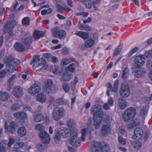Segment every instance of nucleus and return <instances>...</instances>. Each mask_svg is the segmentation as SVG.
<instances>
[{
	"instance_id": "obj_1",
	"label": "nucleus",
	"mask_w": 152,
	"mask_h": 152,
	"mask_svg": "<svg viewBox=\"0 0 152 152\" xmlns=\"http://www.w3.org/2000/svg\"><path fill=\"white\" fill-rule=\"evenodd\" d=\"M48 67H47V68ZM50 67V71L55 74L64 73L60 78V80L61 82H66L70 80L73 78V75L68 72H74L75 71V69L74 67Z\"/></svg>"
},
{
	"instance_id": "obj_2",
	"label": "nucleus",
	"mask_w": 152,
	"mask_h": 152,
	"mask_svg": "<svg viewBox=\"0 0 152 152\" xmlns=\"http://www.w3.org/2000/svg\"><path fill=\"white\" fill-rule=\"evenodd\" d=\"M136 114L135 109L130 107L124 112L123 115V119L125 122H129L133 119Z\"/></svg>"
},
{
	"instance_id": "obj_3",
	"label": "nucleus",
	"mask_w": 152,
	"mask_h": 152,
	"mask_svg": "<svg viewBox=\"0 0 152 152\" xmlns=\"http://www.w3.org/2000/svg\"><path fill=\"white\" fill-rule=\"evenodd\" d=\"M107 146V145L102 146L100 142L93 141L91 142V149L92 152H104L105 151L108 152L110 150L109 148L105 149Z\"/></svg>"
},
{
	"instance_id": "obj_4",
	"label": "nucleus",
	"mask_w": 152,
	"mask_h": 152,
	"mask_svg": "<svg viewBox=\"0 0 152 152\" xmlns=\"http://www.w3.org/2000/svg\"><path fill=\"white\" fill-rule=\"evenodd\" d=\"M40 56L39 55H34L32 61L30 63V65L33 64V66H48L46 60L43 58H40Z\"/></svg>"
},
{
	"instance_id": "obj_5",
	"label": "nucleus",
	"mask_w": 152,
	"mask_h": 152,
	"mask_svg": "<svg viewBox=\"0 0 152 152\" xmlns=\"http://www.w3.org/2000/svg\"><path fill=\"white\" fill-rule=\"evenodd\" d=\"M43 89L46 93L49 94H54L57 90L56 87L53 85V81L50 79H48L45 82Z\"/></svg>"
},
{
	"instance_id": "obj_6",
	"label": "nucleus",
	"mask_w": 152,
	"mask_h": 152,
	"mask_svg": "<svg viewBox=\"0 0 152 152\" xmlns=\"http://www.w3.org/2000/svg\"><path fill=\"white\" fill-rule=\"evenodd\" d=\"M65 112L64 109L62 107H55L52 113L53 117L54 120L59 121Z\"/></svg>"
},
{
	"instance_id": "obj_7",
	"label": "nucleus",
	"mask_w": 152,
	"mask_h": 152,
	"mask_svg": "<svg viewBox=\"0 0 152 152\" xmlns=\"http://www.w3.org/2000/svg\"><path fill=\"white\" fill-rule=\"evenodd\" d=\"M53 37L61 39H64L66 36V33L65 31L60 30L57 27L52 30Z\"/></svg>"
},
{
	"instance_id": "obj_8",
	"label": "nucleus",
	"mask_w": 152,
	"mask_h": 152,
	"mask_svg": "<svg viewBox=\"0 0 152 152\" xmlns=\"http://www.w3.org/2000/svg\"><path fill=\"white\" fill-rule=\"evenodd\" d=\"M21 37L22 42L25 44L27 49L29 48L32 42V39L30 34L24 32L22 33Z\"/></svg>"
},
{
	"instance_id": "obj_9",
	"label": "nucleus",
	"mask_w": 152,
	"mask_h": 152,
	"mask_svg": "<svg viewBox=\"0 0 152 152\" xmlns=\"http://www.w3.org/2000/svg\"><path fill=\"white\" fill-rule=\"evenodd\" d=\"M120 96L123 98H126L130 95V89L129 86L127 84H123L121 86L119 91Z\"/></svg>"
},
{
	"instance_id": "obj_10",
	"label": "nucleus",
	"mask_w": 152,
	"mask_h": 152,
	"mask_svg": "<svg viewBox=\"0 0 152 152\" xmlns=\"http://www.w3.org/2000/svg\"><path fill=\"white\" fill-rule=\"evenodd\" d=\"M4 63L7 66H16L20 64V61L17 59H11L9 57H6L4 58Z\"/></svg>"
},
{
	"instance_id": "obj_11",
	"label": "nucleus",
	"mask_w": 152,
	"mask_h": 152,
	"mask_svg": "<svg viewBox=\"0 0 152 152\" xmlns=\"http://www.w3.org/2000/svg\"><path fill=\"white\" fill-rule=\"evenodd\" d=\"M15 25L16 23L13 20L8 23H7L4 28V34L9 33L10 36L12 37L14 35V34L11 30Z\"/></svg>"
},
{
	"instance_id": "obj_12",
	"label": "nucleus",
	"mask_w": 152,
	"mask_h": 152,
	"mask_svg": "<svg viewBox=\"0 0 152 152\" xmlns=\"http://www.w3.org/2000/svg\"><path fill=\"white\" fill-rule=\"evenodd\" d=\"M91 113L93 115V117L98 116L99 118H102L103 115V112L99 105H95L92 108Z\"/></svg>"
},
{
	"instance_id": "obj_13",
	"label": "nucleus",
	"mask_w": 152,
	"mask_h": 152,
	"mask_svg": "<svg viewBox=\"0 0 152 152\" xmlns=\"http://www.w3.org/2000/svg\"><path fill=\"white\" fill-rule=\"evenodd\" d=\"M134 61L136 66H141L145 63V59L144 55L140 54L135 57Z\"/></svg>"
},
{
	"instance_id": "obj_14",
	"label": "nucleus",
	"mask_w": 152,
	"mask_h": 152,
	"mask_svg": "<svg viewBox=\"0 0 152 152\" xmlns=\"http://www.w3.org/2000/svg\"><path fill=\"white\" fill-rule=\"evenodd\" d=\"M18 124L17 123L14 121L11 122L9 125V129L8 127V125L5 123V126H4V129L6 132H9L11 133H13L15 131L16 128L17 127Z\"/></svg>"
},
{
	"instance_id": "obj_15",
	"label": "nucleus",
	"mask_w": 152,
	"mask_h": 152,
	"mask_svg": "<svg viewBox=\"0 0 152 152\" xmlns=\"http://www.w3.org/2000/svg\"><path fill=\"white\" fill-rule=\"evenodd\" d=\"M71 145L73 147H77L80 145V138L76 134L72 136L70 140Z\"/></svg>"
},
{
	"instance_id": "obj_16",
	"label": "nucleus",
	"mask_w": 152,
	"mask_h": 152,
	"mask_svg": "<svg viewBox=\"0 0 152 152\" xmlns=\"http://www.w3.org/2000/svg\"><path fill=\"white\" fill-rule=\"evenodd\" d=\"M132 69L134 75L138 77L144 75L145 72L142 67H133Z\"/></svg>"
},
{
	"instance_id": "obj_17",
	"label": "nucleus",
	"mask_w": 152,
	"mask_h": 152,
	"mask_svg": "<svg viewBox=\"0 0 152 152\" xmlns=\"http://www.w3.org/2000/svg\"><path fill=\"white\" fill-rule=\"evenodd\" d=\"M39 134L42 142L45 141L47 143H49L50 139L47 132L45 131H40Z\"/></svg>"
},
{
	"instance_id": "obj_18",
	"label": "nucleus",
	"mask_w": 152,
	"mask_h": 152,
	"mask_svg": "<svg viewBox=\"0 0 152 152\" xmlns=\"http://www.w3.org/2000/svg\"><path fill=\"white\" fill-rule=\"evenodd\" d=\"M111 130V126L110 124L103 125L102 128L101 134L102 136H107L110 132Z\"/></svg>"
},
{
	"instance_id": "obj_19",
	"label": "nucleus",
	"mask_w": 152,
	"mask_h": 152,
	"mask_svg": "<svg viewBox=\"0 0 152 152\" xmlns=\"http://www.w3.org/2000/svg\"><path fill=\"white\" fill-rule=\"evenodd\" d=\"M41 88L37 84L34 83L32 85L28 91L30 94H35L40 91Z\"/></svg>"
},
{
	"instance_id": "obj_20",
	"label": "nucleus",
	"mask_w": 152,
	"mask_h": 152,
	"mask_svg": "<svg viewBox=\"0 0 152 152\" xmlns=\"http://www.w3.org/2000/svg\"><path fill=\"white\" fill-rule=\"evenodd\" d=\"M12 94L15 97H21L23 95L22 88L19 86L14 87L12 91Z\"/></svg>"
},
{
	"instance_id": "obj_21",
	"label": "nucleus",
	"mask_w": 152,
	"mask_h": 152,
	"mask_svg": "<svg viewBox=\"0 0 152 152\" xmlns=\"http://www.w3.org/2000/svg\"><path fill=\"white\" fill-rule=\"evenodd\" d=\"M143 134L142 129L139 127L136 128L134 131V134L132 137L134 139H138L140 138Z\"/></svg>"
},
{
	"instance_id": "obj_22",
	"label": "nucleus",
	"mask_w": 152,
	"mask_h": 152,
	"mask_svg": "<svg viewBox=\"0 0 152 152\" xmlns=\"http://www.w3.org/2000/svg\"><path fill=\"white\" fill-rule=\"evenodd\" d=\"M72 131L70 129H66L65 128H61L60 129V133L63 137H68L70 136L72 134Z\"/></svg>"
},
{
	"instance_id": "obj_23",
	"label": "nucleus",
	"mask_w": 152,
	"mask_h": 152,
	"mask_svg": "<svg viewBox=\"0 0 152 152\" xmlns=\"http://www.w3.org/2000/svg\"><path fill=\"white\" fill-rule=\"evenodd\" d=\"M75 34L80 37L84 40L89 39V35L88 33L86 32L78 31L75 33Z\"/></svg>"
},
{
	"instance_id": "obj_24",
	"label": "nucleus",
	"mask_w": 152,
	"mask_h": 152,
	"mask_svg": "<svg viewBox=\"0 0 152 152\" xmlns=\"http://www.w3.org/2000/svg\"><path fill=\"white\" fill-rule=\"evenodd\" d=\"M49 143H47L46 142H39L36 145V147L37 149L39 151H43L46 150L47 145Z\"/></svg>"
},
{
	"instance_id": "obj_25",
	"label": "nucleus",
	"mask_w": 152,
	"mask_h": 152,
	"mask_svg": "<svg viewBox=\"0 0 152 152\" xmlns=\"http://www.w3.org/2000/svg\"><path fill=\"white\" fill-rule=\"evenodd\" d=\"M102 118H99L98 116L93 117L94 125L96 129H99L101 125Z\"/></svg>"
},
{
	"instance_id": "obj_26",
	"label": "nucleus",
	"mask_w": 152,
	"mask_h": 152,
	"mask_svg": "<svg viewBox=\"0 0 152 152\" xmlns=\"http://www.w3.org/2000/svg\"><path fill=\"white\" fill-rule=\"evenodd\" d=\"M118 106L121 110L124 109L127 106V102L126 100L121 97L118 99Z\"/></svg>"
},
{
	"instance_id": "obj_27",
	"label": "nucleus",
	"mask_w": 152,
	"mask_h": 152,
	"mask_svg": "<svg viewBox=\"0 0 152 152\" xmlns=\"http://www.w3.org/2000/svg\"><path fill=\"white\" fill-rule=\"evenodd\" d=\"M14 116L19 119H23L27 117V114L23 112H18L14 114Z\"/></svg>"
},
{
	"instance_id": "obj_28",
	"label": "nucleus",
	"mask_w": 152,
	"mask_h": 152,
	"mask_svg": "<svg viewBox=\"0 0 152 152\" xmlns=\"http://www.w3.org/2000/svg\"><path fill=\"white\" fill-rule=\"evenodd\" d=\"M45 34V33L43 31L35 30L34 32L33 38L36 39H37L43 37Z\"/></svg>"
},
{
	"instance_id": "obj_29",
	"label": "nucleus",
	"mask_w": 152,
	"mask_h": 152,
	"mask_svg": "<svg viewBox=\"0 0 152 152\" xmlns=\"http://www.w3.org/2000/svg\"><path fill=\"white\" fill-rule=\"evenodd\" d=\"M14 47L17 51L20 52L23 51L25 49V47L21 43L19 42L16 43Z\"/></svg>"
},
{
	"instance_id": "obj_30",
	"label": "nucleus",
	"mask_w": 152,
	"mask_h": 152,
	"mask_svg": "<svg viewBox=\"0 0 152 152\" xmlns=\"http://www.w3.org/2000/svg\"><path fill=\"white\" fill-rule=\"evenodd\" d=\"M61 136H62L60 133V129L59 131L56 129L54 132V140L57 143L60 141Z\"/></svg>"
},
{
	"instance_id": "obj_31",
	"label": "nucleus",
	"mask_w": 152,
	"mask_h": 152,
	"mask_svg": "<svg viewBox=\"0 0 152 152\" xmlns=\"http://www.w3.org/2000/svg\"><path fill=\"white\" fill-rule=\"evenodd\" d=\"M75 58H71L69 59L67 58H63L62 59L61 62V66H66L69 64L71 61H74Z\"/></svg>"
},
{
	"instance_id": "obj_32",
	"label": "nucleus",
	"mask_w": 152,
	"mask_h": 152,
	"mask_svg": "<svg viewBox=\"0 0 152 152\" xmlns=\"http://www.w3.org/2000/svg\"><path fill=\"white\" fill-rule=\"evenodd\" d=\"M140 123V121L138 119H135L134 121L131 122L128 125L129 128H133L139 125Z\"/></svg>"
},
{
	"instance_id": "obj_33",
	"label": "nucleus",
	"mask_w": 152,
	"mask_h": 152,
	"mask_svg": "<svg viewBox=\"0 0 152 152\" xmlns=\"http://www.w3.org/2000/svg\"><path fill=\"white\" fill-rule=\"evenodd\" d=\"M131 145L135 149L137 150L140 149L141 147V144L139 141H132Z\"/></svg>"
},
{
	"instance_id": "obj_34",
	"label": "nucleus",
	"mask_w": 152,
	"mask_h": 152,
	"mask_svg": "<svg viewBox=\"0 0 152 152\" xmlns=\"http://www.w3.org/2000/svg\"><path fill=\"white\" fill-rule=\"evenodd\" d=\"M37 101L42 102H45L46 100V95L43 93H40L37 96Z\"/></svg>"
},
{
	"instance_id": "obj_35",
	"label": "nucleus",
	"mask_w": 152,
	"mask_h": 152,
	"mask_svg": "<svg viewBox=\"0 0 152 152\" xmlns=\"http://www.w3.org/2000/svg\"><path fill=\"white\" fill-rule=\"evenodd\" d=\"M26 130L25 128L22 127L18 129V135L20 137H23L26 134Z\"/></svg>"
},
{
	"instance_id": "obj_36",
	"label": "nucleus",
	"mask_w": 152,
	"mask_h": 152,
	"mask_svg": "<svg viewBox=\"0 0 152 152\" xmlns=\"http://www.w3.org/2000/svg\"><path fill=\"white\" fill-rule=\"evenodd\" d=\"M95 42L94 40L91 39H88L85 42L86 46L87 48H90L92 47L94 44Z\"/></svg>"
},
{
	"instance_id": "obj_37",
	"label": "nucleus",
	"mask_w": 152,
	"mask_h": 152,
	"mask_svg": "<svg viewBox=\"0 0 152 152\" xmlns=\"http://www.w3.org/2000/svg\"><path fill=\"white\" fill-rule=\"evenodd\" d=\"M123 45L120 44L115 49L114 51L113 56H116L119 55Z\"/></svg>"
},
{
	"instance_id": "obj_38",
	"label": "nucleus",
	"mask_w": 152,
	"mask_h": 152,
	"mask_svg": "<svg viewBox=\"0 0 152 152\" xmlns=\"http://www.w3.org/2000/svg\"><path fill=\"white\" fill-rule=\"evenodd\" d=\"M44 118V116L42 114H37L34 115V120L37 122H40Z\"/></svg>"
},
{
	"instance_id": "obj_39",
	"label": "nucleus",
	"mask_w": 152,
	"mask_h": 152,
	"mask_svg": "<svg viewBox=\"0 0 152 152\" xmlns=\"http://www.w3.org/2000/svg\"><path fill=\"white\" fill-rule=\"evenodd\" d=\"M1 101H5L7 100L10 97L9 94L7 92H1Z\"/></svg>"
},
{
	"instance_id": "obj_40",
	"label": "nucleus",
	"mask_w": 152,
	"mask_h": 152,
	"mask_svg": "<svg viewBox=\"0 0 152 152\" xmlns=\"http://www.w3.org/2000/svg\"><path fill=\"white\" fill-rule=\"evenodd\" d=\"M30 20L29 17H28L24 18L22 20V23L23 25L27 26L30 24Z\"/></svg>"
},
{
	"instance_id": "obj_41",
	"label": "nucleus",
	"mask_w": 152,
	"mask_h": 152,
	"mask_svg": "<svg viewBox=\"0 0 152 152\" xmlns=\"http://www.w3.org/2000/svg\"><path fill=\"white\" fill-rule=\"evenodd\" d=\"M64 104L63 99L62 98H60L56 99L54 101V104L55 105H60Z\"/></svg>"
},
{
	"instance_id": "obj_42",
	"label": "nucleus",
	"mask_w": 152,
	"mask_h": 152,
	"mask_svg": "<svg viewBox=\"0 0 152 152\" xmlns=\"http://www.w3.org/2000/svg\"><path fill=\"white\" fill-rule=\"evenodd\" d=\"M56 8L57 9V10L58 12H62V11L64 10L65 9V8L66 9H67L69 11H70L71 10V9L69 8L68 7H66L65 8H64L62 6L59 5L57 4L56 6Z\"/></svg>"
},
{
	"instance_id": "obj_43",
	"label": "nucleus",
	"mask_w": 152,
	"mask_h": 152,
	"mask_svg": "<svg viewBox=\"0 0 152 152\" xmlns=\"http://www.w3.org/2000/svg\"><path fill=\"white\" fill-rule=\"evenodd\" d=\"M140 50V48L138 47H135L132 49L127 54L128 57L131 56L133 53L137 52Z\"/></svg>"
},
{
	"instance_id": "obj_44",
	"label": "nucleus",
	"mask_w": 152,
	"mask_h": 152,
	"mask_svg": "<svg viewBox=\"0 0 152 152\" xmlns=\"http://www.w3.org/2000/svg\"><path fill=\"white\" fill-rule=\"evenodd\" d=\"M129 69L127 67H126L123 71L122 78L124 79L126 78L129 75Z\"/></svg>"
},
{
	"instance_id": "obj_45",
	"label": "nucleus",
	"mask_w": 152,
	"mask_h": 152,
	"mask_svg": "<svg viewBox=\"0 0 152 152\" xmlns=\"http://www.w3.org/2000/svg\"><path fill=\"white\" fill-rule=\"evenodd\" d=\"M62 87L66 92H68L69 91L70 87L68 83H63L62 84Z\"/></svg>"
},
{
	"instance_id": "obj_46",
	"label": "nucleus",
	"mask_w": 152,
	"mask_h": 152,
	"mask_svg": "<svg viewBox=\"0 0 152 152\" xmlns=\"http://www.w3.org/2000/svg\"><path fill=\"white\" fill-rule=\"evenodd\" d=\"M66 124L68 126L72 127L75 124V122L73 119L70 118L67 120Z\"/></svg>"
},
{
	"instance_id": "obj_47",
	"label": "nucleus",
	"mask_w": 152,
	"mask_h": 152,
	"mask_svg": "<svg viewBox=\"0 0 152 152\" xmlns=\"http://www.w3.org/2000/svg\"><path fill=\"white\" fill-rule=\"evenodd\" d=\"M87 8L90 9L92 6L91 2L90 0H85L83 2Z\"/></svg>"
},
{
	"instance_id": "obj_48",
	"label": "nucleus",
	"mask_w": 152,
	"mask_h": 152,
	"mask_svg": "<svg viewBox=\"0 0 152 152\" xmlns=\"http://www.w3.org/2000/svg\"><path fill=\"white\" fill-rule=\"evenodd\" d=\"M20 106L17 103L13 104L11 107V110L12 111H17L20 108Z\"/></svg>"
},
{
	"instance_id": "obj_49",
	"label": "nucleus",
	"mask_w": 152,
	"mask_h": 152,
	"mask_svg": "<svg viewBox=\"0 0 152 152\" xmlns=\"http://www.w3.org/2000/svg\"><path fill=\"white\" fill-rule=\"evenodd\" d=\"M87 130L85 128L82 129L81 130V140L84 141L85 140L84 137L86 135V134L87 133Z\"/></svg>"
},
{
	"instance_id": "obj_50",
	"label": "nucleus",
	"mask_w": 152,
	"mask_h": 152,
	"mask_svg": "<svg viewBox=\"0 0 152 152\" xmlns=\"http://www.w3.org/2000/svg\"><path fill=\"white\" fill-rule=\"evenodd\" d=\"M118 80H116L114 83L113 89H112V91L115 93L117 92L118 85Z\"/></svg>"
},
{
	"instance_id": "obj_51",
	"label": "nucleus",
	"mask_w": 152,
	"mask_h": 152,
	"mask_svg": "<svg viewBox=\"0 0 152 152\" xmlns=\"http://www.w3.org/2000/svg\"><path fill=\"white\" fill-rule=\"evenodd\" d=\"M144 55V56H145L146 58H150L152 56V50H150L145 51Z\"/></svg>"
},
{
	"instance_id": "obj_52",
	"label": "nucleus",
	"mask_w": 152,
	"mask_h": 152,
	"mask_svg": "<svg viewBox=\"0 0 152 152\" xmlns=\"http://www.w3.org/2000/svg\"><path fill=\"white\" fill-rule=\"evenodd\" d=\"M101 1V0H96V1L93 2L92 4L95 10H98V8L97 7V6L99 4Z\"/></svg>"
},
{
	"instance_id": "obj_53",
	"label": "nucleus",
	"mask_w": 152,
	"mask_h": 152,
	"mask_svg": "<svg viewBox=\"0 0 152 152\" xmlns=\"http://www.w3.org/2000/svg\"><path fill=\"white\" fill-rule=\"evenodd\" d=\"M39 68V67H33V69L37 72H39L41 71H42L43 72L44 70L47 69L46 67H42Z\"/></svg>"
},
{
	"instance_id": "obj_54",
	"label": "nucleus",
	"mask_w": 152,
	"mask_h": 152,
	"mask_svg": "<svg viewBox=\"0 0 152 152\" xmlns=\"http://www.w3.org/2000/svg\"><path fill=\"white\" fill-rule=\"evenodd\" d=\"M140 111V115L141 116H143L145 115L147 113V110L145 107H143L141 108Z\"/></svg>"
},
{
	"instance_id": "obj_55",
	"label": "nucleus",
	"mask_w": 152,
	"mask_h": 152,
	"mask_svg": "<svg viewBox=\"0 0 152 152\" xmlns=\"http://www.w3.org/2000/svg\"><path fill=\"white\" fill-rule=\"evenodd\" d=\"M119 142L121 144L124 145L126 143V140L121 137H119L118 138Z\"/></svg>"
},
{
	"instance_id": "obj_56",
	"label": "nucleus",
	"mask_w": 152,
	"mask_h": 152,
	"mask_svg": "<svg viewBox=\"0 0 152 152\" xmlns=\"http://www.w3.org/2000/svg\"><path fill=\"white\" fill-rule=\"evenodd\" d=\"M35 128L36 129L39 130L40 131H43L42 129H43V125L41 124H38L36 125Z\"/></svg>"
},
{
	"instance_id": "obj_57",
	"label": "nucleus",
	"mask_w": 152,
	"mask_h": 152,
	"mask_svg": "<svg viewBox=\"0 0 152 152\" xmlns=\"http://www.w3.org/2000/svg\"><path fill=\"white\" fill-rule=\"evenodd\" d=\"M54 97L52 96H50L48 99V104H52L53 102H54Z\"/></svg>"
},
{
	"instance_id": "obj_58",
	"label": "nucleus",
	"mask_w": 152,
	"mask_h": 152,
	"mask_svg": "<svg viewBox=\"0 0 152 152\" xmlns=\"http://www.w3.org/2000/svg\"><path fill=\"white\" fill-rule=\"evenodd\" d=\"M15 140L13 138H11L9 139V141L7 144L8 146L10 147L15 142Z\"/></svg>"
},
{
	"instance_id": "obj_59",
	"label": "nucleus",
	"mask_w": 152,
	"mask_h": 152,
	"mask_svg": "<svg viewBox=\"0 0 152 152\" xmlns=\"http://www.w3.org/2000/svg\"><path fill=\"white\" fill-rule=\"evenodd\" d=\"M85 27L81 28V29H82V30H85L87 31H91L92 30V28L91 27L89 26L86 25V26H85Z\"/></svg>"
},
{
	"instance_id": "obj_60",
	"label": "nucleus",
	"mask_w": 152,
	"mask_h": 152,
	"mask_svg": "<svg viewBox=\"0 0 152 152\" xmlns=\"http://www.w3.org/2000/svg\"><path fill=\"white\" fill-rule=\"evenodd\" d=\"M15 16V14L14 13H12L9 16V18H10V20L9 21L7 22V23H10V22L12 20L14 21L15 22V20H14Z\"/></svg>"
},
{
	"instance_id": "obj_61",
	"label": "nucleus",
	"mask_w": 152,
	"mask_h": 152,
	"mask_svg": "<svg viewBox=\"0 0 152 152\" xmlns=\"http://www.w3.org/2000/svg\"><path fill=\"white\" fill-rule=\"evenodd\" d=\"M2 67H0V69ZM6 72L5 70H3L2 71H0V78L3 77L6 74Z\"/></svg>"
},
{
	"instance_id": "obj_62",
	"label": "nucleus",
	"mask_w": 152,
	"mask_h": 152,
	"mask_svg": "<svg viewBox=\"0 0 152 152\" xmlns=\"http://www.w3.org/2000/svg\"><path fill=\"white\" fill-rule=\"evenodd\" d=\"M108 102L110 106H112L113 105V98L110 97L108 99Z\"/></svg>"
},
{
	"instance_id": "obj_63",
	"label": "nucleus",
	"mask_w": 152,
	"mask_h": 152,
	"mask_svg": "<svg viewBox=\"0 0 152 152\" xmlns=\"http://www.w3.org/2000/svg\"><path fill=\"white\" fill-rule=\"evenodd\" d=\"M69 50L66 48H64L63 49L62 53L64 55H66L69 53Z\"/></svg>"
},
{
	"instance_id": "obj_64",
	"label": "nucleus",
	"mask_w": 152,
	"mask_h": 152,
	"mask_svg": "<svg viewBox=\"0 0 152 152\" xmlns=\"http://www.w3.org/2000/svg\"><path fill=\"white\" fill-rule=\"evenodd\" d=\"M6 151V149L4 146L1 144H0V152H5Z\"/></svg>"
}]
</instances>
